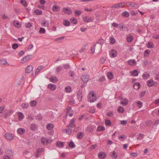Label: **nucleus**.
Segmentation results:
<instances>
[{
    "label": "nucleus",
    "instance_id": "nucleus-53",
    "mask_svg": "<svg viewBox=\"0 0 159 159\" xmlns=\"http://www.w3.org/2000/svg\"><path fill=\"white\" fill-rule=\"evenodd\" d=\"M18 47V44L17 43H14L12 45V48L14 49H16Z\"/></svg>",
    "mask_w": 159,
    "mask_h": 159
},
{
    "label": "nucleus",
    "instance_id": "nucleus-7",
    "mask_svg": "<svg viewBox=\"0 0 159 159\" xmlns=\"http://www.w3.org/2000/svg\"><path fill=\"white\" fill-rule=\"evenodd\" d=\"M62 11L64 13L69 15L72 13L71 9L69 7L64 8L63 9Z\"/></svg>",
    "mask_w": 159,
    "mask_h": 159
},
{
    "label": "nucleus",
    "instance_id": "nucleus-16",
    "mask_svg": "<svg viewBox=\"0 0 159 159\" xmlns=\"http://www.w3.org/2000/svg\"><path fill=\"white\" fill-rule=\"evenodd\" d=\"M33 66L31 65H29L26 68L25 71L27 73H29L33 70Z\"/></svg>",
    "mask_w": 159,
    "mask_h": 159
},
{
    "label": "nucleus",
    "instance_id": "nucleus-13",
    "mask_svg": "<svg viewBox=\"0 0 159 159\" xmlns=\"http://www.w3.org/2000/svg\"><path fill=\"white\" fill-rule=\"evenodd\" d=\"M75 119L74 118L70 120V124L67 126V127H70L71 128H73L75 127Z\"/></svg>",
    "mask_w": 159,
    "mask_h": 159
},
{
    "label": "nucleus",
    "instance_id": "nucleus-50",
    "mask_svg": "<svg viewBox=\"0 0 159 159\" xmlns=\"http://www.w3.org/2000/svg\"><path fill=\"white\" fill-rule=\"evenodd\" d=\"M96 44H94V45L92 46L91 48V51L92 53H94L95 49V47L96 46Z\"/></svg>",
    "mask_w": 159,
    "mask_h": 159
},
{
    "label": "nucleus",
    "instance_id": "nucleus-29",
    "mask_svg": "<svg viewBox=\"0 0 159 159\" xmlns=\"http://www.w3.org/2000/svg\"><path fill=\"white\" fill-rule=\"evenodd\" d=\"M6 152L9 157H11L13 156V152L12 150L11 149H7V150Z\"/></svg>",
    "mask_w": 159,
    "mask_h": 159
},
{
    "label": "nucleus",
    "instance_id": "nucleus-22",
    "mask_svg": "<svg viewBox=\"0 0 159 159\" xmlns=\"http://www.w3.org/2000/svg\"><path fill=\"white\" fill-rule=\"evenodd\" d=\"M128 62L129 65L131 66H134L136 63V62L134 59L129 60L128 61Z\"/></svg>",
    "mask_w": 159,
    "mask_h": 159
},
{
    "label": "nucleus",
    "instance_id": "nucleus-10",
    "mask_svg": "<svg viewBox=\"0 0 159 159\" xmlns=\"http://www.w3.org/2000/svg\"><path fill=\"white\" fill-rule=\"evenodd\" d=\"M156 82L153 80H149L147 82V84L148 87H151L155 85Z\"/></svg>",
    "mask_w": 159,
    "mask_h": 159
},
{
    "label": "nucleus",
    "instance_id": "nucleus-14",
    "mask_svg": "<svg viewBox=\"0 0 159 159\" xmlns=\"http://www.w3.org/2000/svg\"><path fill=\"white\" fill-rule=\"evenodd\" d=\"M83 20L86 23H89L91 22L92 20V18L90 17H88L86 16L83 18Z\"/></svg>",
    "mask_w": 159,
    "mask_h": 159
},
{
    "label": "nucleus",
    "instance_id": "nucleus-33",
    "mask_svg": "<svg viewBox=\"0 0 159 159\" xmlns=\"http://www.w3.org/2000/svg\"><path fill=\"white\" fill-rule=\"evenodd\" d=\"M123 16L125 17H128L129 15V13L127 11H125L122 13Z\"/></svg>",
    "mask_w": 159,
    "mask_h": 159
},
{
    "label": "nucleus",
    "instance_id": "nucleus-31",
    "mask_svg": "<svg viewBox=\"0 0 159 159\" xmlns=\"http://www.w3.org/2000/svg\"><path fill=\"white\" fill-rule=\"evenodd\" d=\"M30 104L31 107H34L37 105V102L35 100L32 101L30 102Z\"/></svg>",
    "mask_w": 159,
    "mask_h": 159
},
{
    "label": "nucleus",
    "instance_id": "nucleus-19",
    "mask_svg": "<svg viewBox=\"0 0 159 159\" xmlns=\"http://www.w3.org/2000/svg\"><path fill=\"white\" fill-rule=\"evenodd\" d=\"M134 39L133 37L131 35L127 36L126 37L127 41L128 43L131 42Z\"/></svg>",
    "mask_w": 159,
    "mask_h": 159
},
{
    "label": "nucleus",
    "instance_id": "nucleus-6",
    "mask_svg": "<svg viewBox=\"0 0 159 159\" xmlns=\"http://www.w3.org/2000/svg\"><path fill=\"white\" fill-rule=\"evenodd\" d=\"M32 58V55H28L24 57L23 58H22L21 60V62L22 63H24L26 61H27L28 60Z\"/></svg>",
    "mask_w": 159,
    "mask_h": 159
},
{
    "label": "nucleus",
    "instance_id": "nucleus-27",
    "mask_svg": "<svg viewBox=\"0 0 159 159\" xmlns=\"http://www.w3.org/2000/svg\"><path fill=\"white\" fill-rule=\"evenodd\" d=\"M117 111L118 113H121L124 112V108L120 106L117 108Z\"/></svg>",
    "mask_w": 159,
    "mask_h": 159
},
{
    "label": "nucleus",
    "instance_id": "nucleus-21",
    "mask_svg": "<svg viewBox=\"0 0 159 159\" xmlns=\"http://www.w3.org/2000/svg\"><path fill=\"white\" fill-rule=\"evenodd\" d=\"M126 4H129V6L131 7L137 8L138 7V5L137 3H136L134 2H127Z\"/></svg>",
    "mask_w": 159,
    "mask_h": 159
},
{
    "label": "nucleus",
    "instance_id": "nucleus-30",
    "mask_svg": "<svg viewBox=\"0 0 159 159\" xmlns=\"http://www.w3.org/2000/svg\"><path fill=\"white\" fill-rule=\"evenodd\" d=\"M105 129V127L103 126H98L97 129V131H104Z\"/></svg>",
    "mask_w": 159,
    "mask_h": 159
},
{
    "label": "nucleus",
    "instance_id": "nucleus-25",
    "mask_svg": "<svg viewBox=\"0 0 159 159\" xmlns=\"http://www.w3.org/2000/svg\"><path fill=\"white\" fill-rule=\"evenodd\" d=\"M107 76L108 78L110 80L112 79L114 77L113 74L112 73L110 72H109L107 73Z\"/></svg>",
    "mask_w": 159,
    "mask_h": 159
},
{
    "label": "nucleus",
    "instance_id": "nucleus-15",
    "mask_svg": "<svg viewBox=\"0 0 159 159\" xmlns=\"http://www.w3.org/2000/svg\"><path fill=\"white\" fill-rule=\"evenodd\" d=\"M133 86L134 89L138 90L140 88L141 84L139 82H136L134 84Z\"/></svg>",
    "mask_w": 159,
    "mask_h": 159
},
{
    "label": "nucleus",
    "instance_id": "nucleus-61",
    "mask_svg": "<svg viewBox=\"0 0 159 159\" xmlns=\"http://www.w3.org/2000/svg\"><path fill=\"white\" fill-rule=\"evenodd\" d=\"M150 51L149 49H147L144 51V56H146V54H147L148 55L149 53H150Z\"/></svg>",
    "mask_w": 159,
    "mask_h": 159
},
{
    "label": "nucleus",
    "instance_id": "nucleus-58",
    "mask_svg": "<svg viewBox=\"0 0 159 159\" xmlns=\"http://www.w3.org/2000/svg\"><path fill=\"white\" fill-rule=\"evenodd\" d=\"M48 23H46V21H43L41 23V25L43 26H47L48 25Z\"/></svg>",
    "mask_w": 159,
    "mask_h": 159
},
{
    "label": "nucleus",
    "instance_id": "nucleus-37",
    "mask_svg": "<svg viewBox=\"0 0 159 159\" xmlns=\"http://www.w3.org/2000/svg\"><path fill=\"white\" fill-rule=\"evenodd\" d=\"M111 157L112 158L116 159L117 158V155L116 152L114 151L112 153V154L111 155Z\"/></svg>",
    "mask_w": 159,
    "mask_h": 159
},
{
    "label": "nucleus",
    "instance_id": "nucleus-20",
    "mask_svg": "<svg viewBox=\"0 0 159 159\" xmlns=\"http://www.w3.org/2000/svg\"><path fill=\"white\" fill-rule=\"evenodd\" d=\"M49 80L51 82L53 83H57L58 81L57 77L52 76L50 77Z\"/></svg>",
    "mask_w": 159,
    "mask_h": 159
},
{
    "label": "nucleus",
    "instance_id": "nucleus-9",
    "mask_svg": "<svg viewBox=\"0 0 159 159\" xmlns=\"http://www.w3.org/2000/svg\"><path fill=\"white\" fill-rule=\"evenodd\" d=\"M48 89L51 90H54L56 89V86L55 84H49L48 86Z\"/></svg>",
    "mask_w": 159,
    "mask_h": 159
},
{
    "label": "nucleus",
    "instance_id": "nucleus-39",
    "mask_svg": "<svg viewBox=\"0 0 159 159\" xmlns=\"http://www.w3.org/2000/svg\"><path fill=\"white\" fill-rule=\"evenodd\" d=\"M110 43L111 44H114L116 42L115 39L113 37H111L110 38Z\"/></svg>",
    "mask_w": 159,
    "mask_h": 159
},
{
    "label": "nucleus",
    "instance_id": "nucleus-34",
    "mask_svg": "<svg viewBox=\"0 0 159 159\" xmlns=\"http://www.w3.org/2000/svg\"><path fill=\"white\" fill-rule=\"evenodd\" d=\"M18 115V119L19 120H21L24 118L23 114L21 112H19Z\"/></svg>",
    "mask_w": 159,
    "mask_h": 159
},
{
    "label": "nucleus",
    "instance_id": "nucleus-8",
    "mask_svg": "<svg viewBox=\"0 0 159 159\" xmlns=\"http://www.w3.org/2000/svg\"><path fill=\"white\" fill-rule=\"evenodd\" d=\"M54 127V125L52 123H48L46 126V128L48 130H52Z\"/></svg>",
    "mask_w": 159,
    "mask_h": 159
},
{
    "label": "nucleus",
    "instance_id": "nucleus-28",
    "mask_svg": "<svg viewBox=\"0 0 159 159\" xmlns=\"http://www.w3.org/2000/svg\"><path fill=\"white\" fill-rule=\"evenodd\" d=\"M29 104L28 103H23L21 105L22 108L23 109L27 108L29 106Z\"/></svg>",
    "mask_w": 159,
    "mask_h": 159
},
{
    "label": "nucleus",
    "instance_id": "nucleus-41",
    "mask_svg": "<svg viewBox=\"0 0 159 159\" xmlns=\"http://www.w3.org/2000/svg\"><path fill=\"white\" fill-rule=\"evenodd\" d=\"M57 145L60 147H62L64 146V143L62 142H58L57 143Z\"/></svg>",
    "mask_w": 159,
    "mask_h": 159
},
{
    "label": "nucleus",
    "instance_id": "nucleus-60",
    "mask_svg": "<svg viewBox=\"0 0 159 159\" xmlns=\"http://www.w3.org/2000/svg\"><path fill=\"white\" fill-rule=\"evenodd\" d=\"M62 70V67L61 66H57L56 69L57 72H60Z\"/></svg>",
    "mask_w": 159,
    "mask_h": 159
},
{
    "label": "nucleus",
    "instance_id": "nucleus-63",
    "mask_svg": "<svg viewBox=\"0 0 159 159\" xmlns=\"http://www.w3.org/2000/svg\"><path fill=\"white\" fill-rule=\"evenodd\" d=\"M40 33H43V34L45 33V29L40 27Z\"/></svg>",
    "mask_w": 159,
    "mask_h": 159
},
{
    "label": "nucleus",
    "instance_id": "nucleus-42",
    "mask_svg": "<svg viewBox=\"0 0 159 159\" xmlns=\"http://www.w3.org/2000/svg\"><path fill=\"white\" fill-rule=\"evenodd\" d=\"M7 63V60L6 59H2L0 60V64L1 65H5Z\"/></svg>",
    "mask_w": 159,
    "mask_h": 159
},
{
    "label": "nucleus",
    "instance_id": "nucleus-44",
    "mask_svg": "<svg viewBox=\"0 0 159 159\" xmlns=\"http://www.w3.org/2000/svg\"><path fill=\"white\" fill-rule=\"evenodd\" d=\"M137 104L139 108H141L143 105V103L140 101H138L137 102Z\"/></svg>",
    "mask_w": 159,
    "mask_h": 159
},
{
    "label": "nucleus",
    "instance_id": "nucleus-62",
    "mask_svg": "<svg viewBox=\"0 0 159 159\" xmlns=\"http://www.w3.org/2000/svg\"><path fill=\"white\" fill-rule=\"evenodd\" d=\"M120 6L118 4V3L115 4L111 7V8H119L120 7Z\"/></svg>",
    "mask_w": 159,
    "mask_h": 159
},
{
    "label": "nucleus",
    "instance_id": "nucleus-40",
    "mask_svg": "<svg viewBox=\"0 0 159 159\" xmlns=\"http://www.w3.org/2000/svg\"><path fill=\"white\" fill-rule=\"evenodd\" d=\"M126 137V136L124 134H122L121 135H120L119 136V140L121 141V140H124V139Z\"/></svg>",
    "mask_w": 159,
    "mask_h": 159
},
{
    "label": "nucleus",
    "instance_id": "nucleus-4",
    "mask_svg": "<svg viewBox=\"0 0 159 159\" xmlns=\"http://www.w3.org/2000/svg\"><path fill=\"white\" fill-rule=\"evenodd\" d=\"M81 78L83 82L86 83L89 80V76L87 74H84L81 76Z\"/></svg>",
    "mask_w": 159,
    "mask_h": 159
},
{
    "label": "nucleus",
    "instance_id": "nucleus-2",
    "mask_svg": "<svg viewBox=\"0 0 159 159\" xmlns=\"http://www.w3.org/2000/svg\"><path fill=\"white\" fill-rule=\"evenodd\" d=\"M41 143L44 145H47L50 143V140L47 138L43 137L41 138Z\"/></svg>",
    "mask_w": 159,
    "mask_h": 159
},
{
    "label": "nucleus",
    "instance_id": "nucleus-59",
    "mask_svg": "<svg viewBox=\"0 0 159 159\" xmlns=\"http://www.w3.org/2000/svg\"><path fill=\"white\" fill-rule=\"evenodd\" d=\"M5 106H0V116H1V114L2 113V111L4 110Z\"/></svg>",
    "mask_w": 159,
    "mask_h": 159
},
{
    "label": "nucleus",
    "instance_id": "nucleus-64",
    "mask_svg": "<svg viewBox=\"0 0 159 159\" xmlns=\"http://www.w3.org/2000/svg\"><path fill=\"white\" fill-rule=\"evenodd\" d=\"M64 67L65 69H68L70 68V66L69 64L64 65Z\"/></svg>",
    "mask_w": 159,
    "mask_h": 159
},
{
    "label": "nucleus",
    "instance_id": "nucleus-26",
    "mask_svg": "<svg viewBox=\"0 0 159 159\" xmlns=\"http://www.w3.org/2000/svg\"><path fill=\"white\" fill-rule=\"evenodd\" d=\"M131 75L133 76H136L138 75V72L137 70H135L131 72Z\"/></svg>",
    "mask_w": 159,
    "mask_h": 159
},
{
    "label": "nucleus",
    "instance_id": "nucleus-23",
    "mask_svg": "<svg viewBox=\"0 0 159 159\" xmlns=\"http://www.w3.org/2000/svg\"><path fill=\"white\" fill-rule=\"evenodd\" d=\"M84 136V134L83 132H79L78 133L76 137L77 139H81Z\"/></svg>",
    "mask_w": 159,
    "mask_h": 159
},
{
    "label": "nucleus",
    "instance_id": "nucleus-56",
    "mask_svg": "<svg viewBox=\"0 0 159 159\" xmlns=\"http://www.w3.org/2000/svg\"><path fill=\"white\" fill-rule=\"evenodd\" d=\"M72 130L69 128H68L66 130V133L69 135L71 133Z\"/></svg>",
    "mask_w": 159,
    "mask_h": 159
},
{
    "label": "nucleus",
    "instance_id": "nucleus-12",
    "mask_svg": "<svg viewBox=\"0 0 159 159\" xmlns=\"http://www.w3.org/2000/svg\"><path fill=\"white\" fill-rule=\"evenodd\" d=\"M17 133L21 134L23 135L25 133V131L24 129L22 128H19L17 129Z\"/></svg>",
    "mask_w": 159,
    "mask_h": 159
},
{
    "label": "nucleus",
    "instance_id": "nucleus-17",
    "mask_svg": "<svg viewBox=\"0 0 159 159\" xmlns=\"http://www.w3.org/2000/svg\"><path fill=\"white\" fill-rule=\"evenodd\" d=\"M52 9L54 11H60V7L57 5H54L52 7Z\"/></svg>",
    "mask_w": 159,
    "mask_h": 159
},
{
    "label": "nucleus",
    "instance_id": "nucleus-55",
    "mask_svg": "<svg viewBox=\"0 0 159 159\" xmlns=\"http://www.w3.org/2000/svg\"><path fill=\"white\" fill-rule=\"evenodd\" d=\"M36 127V125L34 124H31L30 126V129L32 130H34Z\"/></svg>",
    "mask_w": 159,
    "mask_h": 159
},
{
    "label": "nucleus",
    "instance_id": "nucleus-3",
    "mask_svg": "<svg viewBox=\"0 0 159 159\" xmlns=\"http://www.w3.org/2000/svg\"><path fill=\"white\" fill-rule=\"evenodd\" d=\"M5 137L7 139L9 140H12L14 138L13 134L8 133H7L5 134Z\"/></svg>",
    "mask_w": 159,
    "mask_h": 159
},
{
    "label": "nucleus",
    "instance_id": "nucleus-18",
    "mask_svg": "<svg viewBox=\"0 0 159 159\" xmlns=\"http://www.w3.org/2000/svg\"><path fill=\"white\" fill-rule=\"evenodd\" d=\"M128 101L126 98L123 99L120 102V104H122L123 106H125L128 104Z\"/></svg>",
    "mask_w": 159,
    "mask_h": 159
},
{
    "label": "nucleus",
    "instance_id": "nucleus-52",
    "mask_svg": "<svg viewBox=\"0 0 159 159\" xmlns=\"http://www.w3.org/2000/svg\"><path fill=\"white\" fill-rule=\"evenodd\" d=\"M32 23H28L25 24V26L27 28H29L32 26Z\"/></svg>",
    "mask_w": 159,
    "mask_h": 159
},
{
    "label": "nucleus",
    "instance_id": "nucleus-35",
    "mask_svg": "<svg viewBox=\"0 0 159 159\" xmlns=\"http://www.w3.org/2000/svg\"><path fill=\"white\" fill-rule=\"evenodd\" d=\"M147 47L148 48H151L153 47V44L152 42H149L147 45Z\"/></svg>",
    "mask_w": 159,
    "mask_h": 159
},
{
    "label": "nucleus",
    "instance_id": "nucleus-32",
    "mask_svg": "<svg viewBox=\"0 0 159 159\" xmlns=\"http://www.w3.org/2000/svg\"><path fill=\"white\" fill-rule=\"evenodd\" d=\"M63 24L66 26H69L70 25L69 21L66 20H63Z\"/></svg>",
    "mask_w": 159,
    "mask_h": 159
},
{
    "label": "nucleus",
    "instance_id": "nucleus-54",
    "mask_svg": "<svg viewBox=\"0 0 159 159\" xmlns=\"http://www.w3.org/2000/svg\"><path fill=\"white\" fill-rule=\"evenodd\" d=\"M152 121L151 120H148L146 122V124L148 126H150L151 125V124L152 123Z\"/></svg>",
    "mask_w": 159,
    "mask_h": 159
},
{
    "label": "nucleus",
    "instance_id": "nucleus-1",
    "mask_svg": "<svg viewBox=\"0 0 159 159\" xmlns=\"http://www.w3.org/2000/svg\"><path fill=\"white\" fill-rule=\"evenodd\" d=\"M97 99L96 96L94 95L93 91H91L89 95L88 101L90 102H93Z\"/></svg>",
    "mask_w": 159,
    "mask_h": 159
},
{
    "label": "nucleus",
    "instance_id": "nucleus-24",
    "mask_svg": "<svg viewBox=\"0 0 159 159\" xmlns=\"http://www.w3.org/2000/svg\"><path fill=\"white\" fill-rule=\"evenodd\" d=\"M77 97L79 101H81L82 98V94L81 92H78L77 93Z\"/></svg>",
    "mask_w": 159,
    "mask_h": 159
},
{
    "label": "nucleus",
    "instance_id": "nucleus-49",
    "mask_svg": "<svg viewBox=\"0 0 159 159\" xmlns=\"http://www.w3.org/2000/svg\"><path fill=\"white\" fill-rule=\"evenodd\" d=\"M106 60V57H102L100 58V62L102 64H103Z\"/></svg>",
    "mask_w": 159,
    "mask_h": 159
},
{
    "label": "nucleus",
    "instance_id": "nucleus-5",
    "mask_svg": "<svg viewBox=\"0 0 159 159\" xmlns=\"http://www.w3.org/2000/svg\"><path fill=\"white\" fill-rule=\"evenodd\" d=\"M117 55V52L115 49H112L109 52V55L111 57H115Z\"/></svg>",
    "mask_w": 159,
    "mask_h": 159
},
{
    "label": "nucleus",
    "instance_id": "nucleus-11",
    "mask_svg": "<svg viewBox=\"0 0 159 159\" xmlns=\"http://www.w3.org/2000/svg\"><path fill=\"white\" fill-rule=\"evenodd\" d=\"M98 157L101 159H104L106 157V155L105 153L100 152L98 155Z\"/></svg>",
    "mask_w": 159,
    "mask_h": 159
},
{
    "label": "nucleus",
    "instance_id": "nucleus-45",
    "mask_svg": "<svg viewBox=\"0 0 159 159\" xmlns=\"http://www.w3.org/2000/svg\"><path fill=\"white\" fill-rule=\"evenodd\" d=\"M20 3L25 7L27 6V3L26 1L24 0H20Z\"/></svg>",
    "mask_w": 159,
    "mask_h": 159
},
{
    "label": "nucleus",
    "instance_id": "nucleus-38",
    "mask_svg": "<svg viewBox=\"0 0 159 159\" xmlns=\"http://www.w3.org/2000/svg\"><path fill=\"white\" fill-rule=\"evenodd\" d=\"M65 91L66 92L70 93L71 91V88L70 86H67L65 88Z\"/></svg>",
    "mask_w": 159,
    "mask_h": 159
},
{
    "label": "nucleus",
    "instance_id": "nucleus-48",
    "mask_svg": "<svg viewBox=\"0 0 159 159\" xmlns=\"http://www.w3.org/2000/svg\"><path fill=\"white\" fill-rule=\"evenodd\" d=\"M105 123L106 125L110 126L111 125V122L109 120H105Z\"/></svg>",
    "mask_w": 159,
    "mask_h": 159
},
{
    "label": "nucleus",
    "instance_id": "nucleus-43",
    "mask_svg": "<svg viewBox=\"0 0 159 159\" xmlns=\"http://www.w3.org/2000/svg\"><path fill=\"white\" fill-rule=\"evenodd\" d=\"M104 43V40L103 39H101L98 40L97 42V43L101 45L102 44Z\"/></svg>",
    "mask_w": 159,
    "mask_h": 159
},
{
    "label": "nucleus",
    "instance_id": "nucleus-47",
    "mask_svg": "<svg viewBox=\"0 0 159 159\" xmlns=\"http://www.w3.org/2000/svg\"><path fill=\"white\" fill-rule=\"evenodd\" d=\"M69 146L72 148H73L75 147V145L74 143L71 141L69 144Z\"/></svg>",
    "mask_w": 159,
    "mask_h": 159
},
{
    "label": "nucleus",
    "instance_id": "nucleus-46",
    "mask_svg": "<svg viewBox=\"0 0 159 159\" xmlns=\"http://www.w3.org/2000/svg\"><path fill=\"white\" fill-rule=\"evenodd\" d=\"M150 75L149 74H146L144 73L143 75V77L144 79H148L149 78Z\"/></svg>",
    "mask_w": 159,
    "mask_h": 159
},
{
    "label": "nucleus",
    "instance_id": "nucleus-36",
    "mask_svg": "<svg viewBox=\"0 0 159 159\" xmlns=\"http://www.w3.org/2000/svg\"><path fill=\"white\" fill-rule=\"evenodd\" d=\"M70 21L71 22H72L73 24H76L77 23V20L74 17H73L70 19Z\"/></svg>",
    "mask_w": 159,
    "mask_h": 159
},
{
    "label": "nucleus",
    "instance_id": "nucleus-51",
    "mask_svg": "<svg viewBox=\"0 0 159 159\" xmlns=\"http://www.w3.org/2000/svg\"><path fill=\"white\" fill-rule=\"evenodd\" d=\"M82 13V12L80 10H76L75 11V14L78 16H80Z\"/></svg>",
    "mask_w": 159,
    "mask_h": 159
},
{
    "label": "nucleus",
    "instance_id": "nucleus-57",
    "mask_svg": "<svg viewBox=\"0 0 159 159\" xmlns=\"http://www.w3.org/2000/svg\"><path fill=\"white\" fill-rule=\"evenodd\" d=\"M75 101L73 98H70L69 101V103L70 105H72L75 103Z\"/></svg>",
    "mask_w": 159,
    "mask_h": 159
}]
</instances>
